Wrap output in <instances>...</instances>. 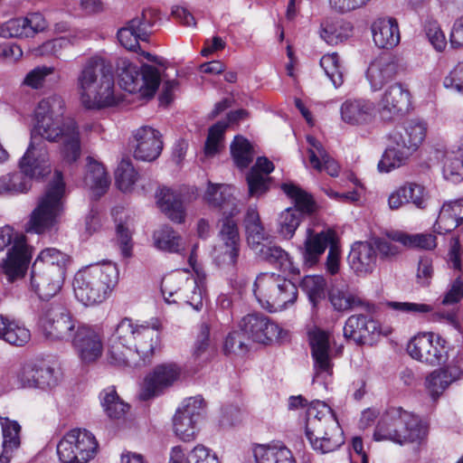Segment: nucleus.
Listing matches in <instances>:
<instances>
[{"instance_id": "1", "label": "nucleus", "mask_w": 463, "mask_h": 463, "mask_svg": "<svg viewBox=\"0 0 463 463\" xmlns=\"http://www.w3.org/2000/svg\"><path fill=\"white\" fill-rule=\"evenodd\" d=\"M62 141L60 153L63 162L72 164L81 154L80 131L73 118H35L31 130L29 146L19 162L26 174L35 175L51 173L49 156L44 141Z\"/></svg>"}, {"instance_id": "2", "label": "nucleus", "mask_w": 463, "mask_h": 463, "mask_svg": "<svg viewBox=\"0 0 463 463\" xmlns=\"http://www.w3.org/2000/svg\"><path fill=\"white\" fill-rule=\"evenodd\" d=\"M159 339V325H139L123 318L110 340L108 361L118 367H139L150 363Z\"/></svg>"}, {"instance_id": "3", "label": "nucleus", "mask_w": 463, "mask_h": 463, "mask_svg": "<svg viewBox=\"0 0 463 463\" xmlns=\"http://www.w3.org/2000/svg\"><path fill=\"white\" fill-rule=\"evenodd\" d=\"M76 88L80 103L88 109L113 107L120 100L115 90L112 62L100 54L88 58L82 64Z\"/></svg>"}, {"instance_id": "4", "label": "nucleus", "mask_w": 463, "mask_h": 463, "mask_svg": "<svg viewBox=\"0 0 463 463\" xmlns=\"http://www.w3.org/2000/svg\"><path fill=\"white\" fill-rule=\"evenodd\" d=\"M305 429L312 449L321 454L333 452L345 443L344 432L325 402L317 401L308 406Z\"/></svg>"}, {"instance_id": "5", "label": "nucleus", "mask_w": 463, "mask_h": 463, "mask_svg": "<svg viewBox=\"0 0 463 463\" xmlns=\"http://www.w3.org/2000/svg\"><path fill=\"white\" fill-rule=\"evenodd\" d=\"M118 279V271L115 264L90 265L75 274L72 283L74 295L85 306L99 304L107 298Z\"/></svg>"}, {"instance_id": "6", "label": "nucleus", "mask_w": 463, "mask_h": 463, "mask_svg": "<svg viewBox=\"0 0 463 463\" xmlns=\"http://www.w3.org/2000/svg\"><path fill=\"white\" fill-rule=\"evenodd\" d=\"M65 184L61 172L56 171L53 180L40 198L26 224L27 232L43 233L52 228L63 212Z\"/></svg>"}, {"instance_id": "7", "label": "nucleus", "mask_w": 463, "mask_h": 463, "mask_svg": "<svg viewBox=\"0 0 463 463\" xmlns=\"http://www.w3.org/2000/svg\"><path fill=\"white\" fill-rule=\"evenodd\" d=\"M253 292L259 303L270 312L285 308L298 298V288L291 280L268 272L257 277Z\"/></svg>"}, {"instance_id": "8", "label": "nucleus", "mask_w": 463, "mask_h": 463, "mask_svg": "<svg viewBox=\"0 0 463 463\" xmlns=\"http://www.w3.org/2000/svg\"><path fill=\"white\" fill-rule=\"evenodd\" d=\"M117 73L122 89L129 93H138L142 98H152L161 82L156 67L148 64L138 67L123 57L117 61Z\"/></svg>"}, {"instance_id": "9", "label": "nucleus", "mask_w": 463, "mask_h": 463, "mask_svg": "<svg viewBox=\"0 0 463 463\" xmlns=\"http://www.w3.org/2000/svg\"><path fill=\"white\" fill-rule=\"evenodd\" d=\"M12 248L1 263V269L9 282L23 278L28 268L31 252L26 244L25 236L15 233L8 225L0 228V251L8 245Z\"/></svg>"}, {"instance_id": "10", "label": "nucleus", "mask_w": 463, "mask_h": 463, "mask_svg": "<svg viewBox=\"0 0 463 463\" xmlns=\"http://www.w3.org/2000/svg\"><path fill=\"white\" fill-rule=\"evenodd\" d=\"M283 192L294 202V206L282 211L277 219V232L284 239H291L302 221L303 214L315 211L312 196L293 184H283Z\"/></svg>"}, {"instance_id": "11", "label": "nucleus", "mask_w": 463, "mask_h": 463, "mask_svg": "<svg viewBox=\"0 0 463 463\" xmlns=\"http://www.w3.org/2000/svg\"><path fill=\"white\" fill-rule=\"evenodd\" d=\"M98 442L85 429L67 432L57 445V454L62 463H87L95 457Z\"/></svg>"}, {"instance_id": "12", "label": "nucleus", "mask_w": 463, "mask_h": 463, "mask_svg": "<svg viewBox=\"0 0 463 463\" xmlns=\"http://www.w3.org/2000/svg\"><path fill=\"white\" fill-rule=\"evenodd\" d=\"M76 320L61 306L45 308L39 319V326L45 338L52 341H68L75 334Z\"/></svg>"}, {"instance_id": "13", "label": "nucleus", "mask_w": 463, "mask_h": 463, "mask_svg": "<svg viewBox=\"0 0 463 463\" xmlns=\"http://www.w3.org/2000/svg\"><path fill=\"white\" fill-rule=\"evenodd\" d=\"M204 411V400L201 396L186 399L173 418L175 435L183 441L195 439L199 430L198 423Z\"/></svg>"}, {"instance_id": "14", "label": "nucleus", "mask_w": 463, "mask_h": 463, "mask_svg": "<svg viewBox=\"0 0 463 463\" xmlns=\"http://www.w3.org/2000/svg\"><path fill=\"white\" fill-rule=\"evenodd\" d=\"M156 11L146 9L118 29L117 37L119 43L127 50L137 52L139 41L147 42L150 37L149 29L156 22Z\"/></svg>"}, {"instance_id": "15", "label": "nucleus", "mask_w": 463, "mask_h": 463, "mask_svg": "<svg viewBox=\"0 0 463 463\" xmlns=\"http://www.w3.org/2000/svg\"><path fill=\"white\" fill-rule=\"evenodd\" d=\"M240 328L247 335L248 339L260 344L283 341L287 332L262 314H249L242 317Z\"/></svg>"}, {"instance_id": "16", "label": "nucleus", "mask_w": 463, "mask_h": 463, "mask_svg": "<svg viewBox=\"0 0 463 463\" xmlns=\"http://www.w3.org/2000/svg\"><path fill=\"white\" fill-rule=\"evenodd\" d=\"M391 420L396 427V430H392L395 443L421 441L427 437L428 426L418 416L402 407H391Z\"/></svg>"}, {"instance_id": "17", "label": "nucleus", "mask_w": 463, "mask_h": 463, "mask_svg": "<svg viewBox=\"0 0 463 463\" xmlns=\"http://www.w3.org/2000/svg\"><path fill=\"white\" fill-rule=\"evenodd\" d=\"M183 376L182 368L176 364H162L156 366L146 378L141 392V398L148 400L158 395L164 390L173 386Z\"/></svg>"}, {"instance_id": "18", "label": "nucleus", "mask_w": 463, "mask_h": 463, "mask_svg": "<svg viewBox=\"0 0 463 463\" xmlns=\"http://www.w3.org/2000/svg\"><path fill=\"white\" fill-rule=\"evenodd\" d=\"M410 108L411 93L401 83L389 86L378 101V112L384 120L402 116Z\"/></svg>"}, {"instance_id": "19", "label": "nucleus", "mask_w": 463, "mask_h": 463, "mask_svg": "<svg viewBox=\"0 0 463 463\" xmlns=\"http://www.w3.org/2000/svg\"><path fill=\"white\" fill-rule=\"evenodd\" d=\"M407 352L415 360L430 365L440 364L444 360L445 347L433 334L414 336L407 345Z\"/></svg>"}, {"instance_id": "20", "label": "nucleus", "mask_w": 463, "mask_h": 463, "mask_svg": "<svg viewBox=\"0 0 463 463\" xmlns=\"http://www.w3.org/2000/svg\"><path fill=\"white\" fill-rule=\"evenodd\" d=\"M336 241V234L331 229L316 232L308 228L304 242L299 247L304 264L309 268L316 266L326 248H330Z\"/></svg>"}, {"instance_id": "21", "label": "nucleus", "mask_w": 463, "mask_h": 463, "mask_svg": "<svg viewBox=\"0 0 463 463\" xmlns=\"http://www.w3.org/2000/svg\"><path fill=\"white\" fill-rule=\"evenodd\" d=\"M71 339L82 362L92 363L101 356L103 343L99 331L84 325L78 326Z\"/></svg>"}, {"instance_id": "22", "label": "nucleus", "mask_w": 463, "mask_h": 463, "mask_svg": "<svg viewBox=\"0 0 463 463\" xmlns=\"http://www.w3.org/2000/svg\"><path fill=\"white\" fill-rule=\"evenodd\" d=\"M66 273L32 266L30 288L41 299L57 295L64 283Z\"/></svg>"}, {"instance_id": "23", "label": "nucleus", "mask_w": 463, "mask_h": 463, "mask_svg": "<svg viewBox=\"0 0 463 463\" xmlns=\"http://www.w3.org/2000/svg\"><path fill=\"white\" fill-rule=\"evenodd\" d=\"M134 156L137 160L151 162L156 159L163 149L161 135L156 129L144 126L136 130Z\"/></svg>"}, {"instance_id": "24", "label": "nucleus", "mask_w": 463, "mask_h": 463, "mask_svg": "<svg viewBox=\"0 0 463 463\" xmlns=\"http://www.w3.org/2000/svg\"><path fill=\"white\" fill-rule=\"evenodd\" d=\"M400 69L399 60L392 54L376 57L369 65L366 77L373 90L382 89L392 80Z\"/></svg>"}, {"instance_id": "25", "label": "nucleus", "mask_w": 463, "mask_h": 463, "mask_svg": "<svg viewBox=\"0 0 463 463\" xmlns=\"http://www.w3.org/2000/svg\"><path fill=\"white\" fill-rule=\"evenodd\" d=\"M347 260L351 269L357 276L364 277L376 268V250L371 242L356 241L352 245Z\"/></svg>"}, {"instance_id": "26", "label": "nucleus", "mask_w": 463, "mask_h": 463, "mask_svg": "<svg viewBox=\"0 0 463 463\" xmlns=\"http://www.w3.org/2000/svg\"><path fill=\"white\" fill-rule=\"evenodd\" d=\"M427 201L428 194L422 185L416 183H405L390 194L388 206L393 211L399 210L408 203H412L419 209H425Z\"/></svg>"}, {"instance_id": "27", "label": "nucleus", "mask_w": 463, "mask_h": 463, "mask_svg": "<svg viewBox=\"0 0 463 463\" xmlns=\"http://www.w3.org/2000/svg\"><path fill=\"white\" fill-rule=\"evenodd\" d=\"M375 106L364 99H348L340 107L341 119L351 126H364L373 121Z\"/></svg>"}, {"instance_id": "28", "label": "nucleus", "mask_w": 463, "mask_h": 463, "mask_svg": "<svg viewBox=\"0 0 463 463\" xmlns=\"http://www.w3.org/2000/svg\"><path fill=\"white\" fill-rule=\"evenodd\" d=\"M53 373V369L50 366L26 363L19 369L17 380L23 388L45 389L56 384Z\"/></svg>"}, {"instance_id": "29", "label": "nucleus", "mask_w": 463, "mask_h": 463, "mask_svg": "<svg viewBox=\"0 0 463 463\" xmlns=\"http://www.w3.org/2000/svg\"><path fill=\"white\" fill-rule=\"evenodd\" d=\"M427 128L424 123L410 120L396 128L389 137L391 142L414 153L426 137Z\"/></svg>"}, {"instance_id": "30", "label": "nucleus", "mask_w": 463, "mask_h": 463, "mask_svg": "<svg viewBox=\"0 0 463 463\" xmlns=\"http://www.w3.org/2000/svg\"><path fill=\"white\" fill-rule=\"evenodd\" d=\"M374 44L381 49H392L401 41L397 20L392 17L376 19L371 26Z\"/></svg>"}, {"instance_id": "31", "label": "nucleus", "mask_w": 463, "mask_h": 463, "mask_svg": "<svg viewBox=\"0 0 463 463\" xmlns=\"http://www.w3.org/2000/svg\"><path fill=\"white\" fill-rule=\"evenodd\" d=\"M311 354L317 373H330L332 369L329 355V335L326 332L316 329L308 334Z\"/></svg>"}, {"instance_id": "32", "label": "nucleus", "mask_w": 463, "mask_h": 463, "mask_svg": "<svg viewBox=\"0 0 463 463\" xmlns=\"http://www.w3.org/2000/svg\"><path fill=\"white\" fill-rule=\"evenodd\" d=\"M233 190L228 184L209 182L203 200L210 207L219 209L225 215V212H232L233 208L240 209L239 202L233 196Z\"/></svg>"}, {"instance_id": "33", "label": "nucleus", "mask_w": 463, "mask_h": 463, "mask_svg": "<svg viewBox=\"0 0 463 463\" xmlns=\"http://www.w3.org/2000/svg\"><path fill=\"white\" fill-rule=\"evenodd\" d=\"M195 288L194 278L184 272H175L165 277L161 282V291L168 303L180 302L181 298H187L184 289Z\"/></svg>"}, {"instance_id": "34", "label": "nucleus", "mask_w": 463, "mask_h": 463, "mask_svg": "<svg viewBox=\"0 0 463 463\" xmlns=\"http://www.w3.org/2000/svg\"><path fill=\"white\" fill-rule=\"evenodd\" d=\"M309 163L318 172L325 170L331 176H337L339 165L326 152L322 143L312 136L307 137Z\"/></svg>"}, {"instance_id": "35", "label": "nucleus", "mask_w": 463, "mask_h": 463, "mask_svg": "<svg viewBox=\"0 0 463 463\" xmlns=\"http://www.w3.org/2000/svg\"><path fill=\"white\" fill-rule=\"evenodd\" d=\"M156 203L168 219L176 223L185 220V209L180 194L166 187L160 188L156 193Z\"/></svg>"}, {"instance_id": "36", "label": "nucleus", "mask_w": 463, "mask_h": 463, "mask_svg": "<svg viewBox=\"0 0 463 463\" xmlns=\"http://www.w3.org/2000/svg\"><path fill=\"white\" fill-rule=\"evenodd\" d=\"M3 442L0 463H10L14 452L21 445V426L16 420L7 417H0Z\"/></svg>"}, {"instance_id": "37", "label": "nucleus", "mask_w": 463, "mask_h": 463, "mask_svg": "<svg viewBox=\"0 0 463 463\" xmlns=\"http://www.w3.org/2000/svg\"><path fill=\"white\" fill-rule=\"evenodd\" d=\"M376 329V323L367 316H351L345 324L344 336L357 345H363Z\"/></svg>"}, {"instance_id": "38", "label": "nucleus", "mask_w": 463, "mask_h": 463, "mask_svg": "<svg viewBox=\"0 0 463 463\" xmlns=\"http://www.w3.org/2000/svg\"><path fill=\"white\" fill-rule=\"evenodd\" d=\"M460 373L461 371L458 367L451 365H449L445 369L434 370L426 377V390L430 397L436 400L451 383L459 378Z\"/></svg>"}, {"instance_id": "39", "label": "nucleus", "mask_w": 463, "mask_h": 463, "mask_svg": "<svg viewBox=\"0 0 463 463\" xmlns=\"http://www.w3.org/2000/svg\"><path fill=\"white\" fill-rule=\"evenodd\" d=\"M248 116V112L245 109H239L232 111L228 115V121H218L212 126L208 132V137L205 141L204 153L206 156H213L219 152L222 142L223 139L224 132L229 123L237 122L241 119L245 118Z\"/></svg>"}, {"instance_id": "40", "label": "nucleus", "mask_w": 463, "mask_h": 463, "mask_svg": "<svg viewBox=\"0 0 463 463\" xmlns=\"http://www.w3.org/2000/svg\"><path fill=\"white\" fill-rule=\"evenodd\" d=\"M253 454L256 463H296L291 450L282 442L258 445Z\"/></svg>"}, {"instance_id": "41", "label": "nucleus", "mask_w": 463, "mask_h": 463, "mask_svg": "<svg viewBox=\"0 0 463 463\" xmlns=\"http://www.w3.org/2000/svg\"><path fill=\"white\" fill-rule=\"evenodd\" d=\"M85 185L91 190L95 197H100L109 189L110 181L104 166L91 157H88Z\"/></svg>"}, {"instance_id": "42", "label": "nucleus", "mask_w": 463, "mask_h": 463, "mask_svg": "<svg viewBox=\"0 0 463 463\" xmlns=\"http://www.w3.org/2000/svg\"><path fill=\"white\" fill-rule=\"evenodd\" d=\"M31 339V332L24 325L0 316V340L5 343L23 346Z\"/></svg>"}, {"instance_id": "43", "label": "nucleus", "mask_w": 463, "mask_h": 463, "mask_svg": "<svg viewBox=\"0 0 463 463\" xmlns=\"http://www.w3.org/2000/svg\"><path fill=\"white\" fill-rule=\"evenodd\" d=\"M353 26L350 23L326 18L320 25V37L328 44L335 45L352 35Z\"/></svg>"}, {"instance_id": "44", "label": "nucleus", "mask_w": 463, "mask_h": 463, "mask_svg": "<svg viewBox=\"0 0 463 463\" xmlns=\"http://www.w3.org/2000/svg\"><path fill=\"white\" fill-rule=\"evenodd\" d=\"M153 243L157 250L170 253H178L184 250L182 236L167 225L162 226L154 232Z\"/></svg>"}, {"instance_id": "45", "label": "nucleus", "mask_w": 463, "mask_h": 463, "mask_svg": "<svg viewBox=\"0 0 463 463\" xmlns=\"http://www.w3.org/2000/svg\"><path fill=\"white\" fill-rule=\"evenodd\" d=\"M412 154L410 150L390 141L388 147L378 163L379 172L389 173L406 165Z\"/></svg>"}, {"instance_id": "46", "label": "nucleus", "mask_w": 463, "mask_h": 463, "mask_svg": "<svg viewBox=\"0 0 463 463\" xmlns=\"http://www.w3.org/2000/svg\"><path fill=\"white\" fill-rule=\"evenodd\" d=\"M71 262L68 254L56 248H46L37 256L33 266L43 268L48 270H59L66 273L67 267Z\"/></svg>"}, {"instance_id": "47", "label": "nucleus", "mask_w": 463, "mask_h": 463, "mask_svg": "<svg viewBox=\"0 0 463 463\" xmlns=\"http://www.w3.org/2000/svg\"><path fill=\"white\" fill-rule=\"evenodd\" d=\"M328 298L334 309L339 312L348 311L362 304V300L349 290L347 285L344 284L332 285Z\"/></svg>"}, {"instance_id": "48", "label": "nucleus", "mask_w": 463, "mask_h": 463, "mask_svg": "<svg viewBox=\"0 0 463 463\" xmlns=\"http://www.w3.org/2000/svg\"><path fill=\"white\" fill-rule=\"evenodd\" d=\"M392 241L401 243L406 248L432 250L436 247V236L430 233L409 234L403 232H394L389 235Z\"/></svg>"}, {"instance_id": "49", "label": "nucleus", "mask_w": 463, "mask_h": 463, "mask_svg": "<svg viewBox=\"0 0 463 463\" xmlns=\"http://www.w3.org/2000/svg\"><path fill=\"white\" fill-rule=\"evenodd\" d=\"M463 222V199L450 201L443 203L438 222L444 225L445 231L449 232L458 227Z\"/></svg>"}, {"instance_id": "50", "label": "nucleus", "mask_w": 463, "mask_h": 463, "mask_svg": "<svg viewBox=\"0 0 463 463\" xmlns=\"http://www.w3.org/2000/svg\"><path fill=\"white\" fill-rule=\"evenodd\" d=\"M101 404L107 415L111 419H121L129 409V405L125 403L118 395L113 388L105 390L102 393Z\"/></svg>"}, {"instance_id": "51", "label": "nucleus", "mask_w": 463, "mask_h": 463, "mask_svg": "<svg viewBox=\"0 0 463 463\" xmlns=\"http://www.w3.org/2000/svg\"><path fill=\"white\" fill-rule=\"evenodd\" d=\"M35 118H65L64 101L59 95L43 99L35 109Z\"/></svg>"}, {"instance_id": "52", "label": "nucleus", "mask_w": 463, "mask_h": 463, "mask_svg": "<svg viewBox=\"0 0 463 463\" xmlns=\"http://www.w3.org/2000/svg\"><path fill=\"white\" fill-rule=\"evenodd\" d=\"M241 250L214 248L213 260L216 267L226 274L236 271Z\"/></svg>"}, {"instance_id": "53", "label": "nucleus", "mask_w": 463, "mask_h": 463, "mask_svg": "<svg viewBox=\"0 0 463 463\" xmlns=\"http://www.w3.org/2000/svg\"><path fill=\"white\" fill-rule=\"evenodd\" d=\"M231 151L237 166L247 167L253 160V150L250 142L241 136H236L231 145Z\"/></svg>"}, {"instance_id": "54", "label": "nucleus", "mask_w": 463, "mask_h": 463, "mask_svg": "<svg viewBox=\"0 0 463 463\" xmlns=\"http://www.w3.org/2000/svg\"><path fill=\"white\" fill-rule=\"evenodd\" d=\"M20 170L21 172L5 175L8 194L26 193L32 186V179L40 178L49 174L43 173L40 175H32L24 172L21 167Z\"/></svg>"}, {"instance_id": "55", "label": "nucleus", "mask_w": 463, "mask_h": 463, "mask_svg": "<svg viewBox=\"0 0 463 463\" xmlns=\"http://www.w3.org/2000/svg\"><path fill=\"white\" fill-rule=\"evenodd\" d=\"M301 287L314 307L325 298L326 281L323 276H307L303 279Z\"/></svg>"}, {"instance_id": "56", "label": "nucleus", "mask_w": 463, "mask_h": 463, "mask_svg": "<svg viewBox=\"0 0 463 463\" xmlns=\"http://www.w3.org/2000/svg\"><path fill=\"white\" fill-rule=\"evenodd\" d=\"M320 66L335 88L343 84L344 76L337 53L333 52L323 55L320 59Z\"/></svg>"}, {"instance_id": "57", "label": "nucleus", "mask_w": 463, "mask_h": 463, "mask_svg": "<svg viewBox=\"0 0 463 463\" xmlns=\"http://www.w3.org/2000/svg\"><path fill=\"white\" fill-rule=\"evenodd\" d=\"M116 184L123 192H128L137 180V173L132 164L122 160L115 172Z\"/></svg>"}, {"instance_id": "58", "label": "nucleus", "mask_w": 463, "mask_h": 463, "mask_svg": "<svg viewBox=\"0 0 463 463\" xmlns=\"http://www.w3.org/2000/svg\"><path fill=\"white\" fill-rule=\"evenodd\" d=\"M53 67L37 66L25 75L22 85L33 90L42 89L45 85L47 77L53 74Z\"/></svg>"}, {"instance_id": "59", "label": "nucleus", "mask_w": 463, "mask_h": 463, "mask_svg": "<svg viewBox=\"0 0 463 463\" xmlns=\"http://www.w3.org/2000/svg\"><path fill=\"white\" fill-rule=\"evenodd\" d=\"M27 25L28 22L25 17L9 20L0 26V36L4 38L30 37L32 31L28 29Z\"/></svg>"}, {"instance_id": "60", "label": "nucleus", "mask_w": 463, "mask_h": 463, "mask_svg": "<svg viewBox=\"0 0 463 463\" xmlns=\"http://www.w3.org/2000/svg\"><path fill=\"white\" fill-rule=\"evenodd\" d=\"M241 209L232 210V212H225V215L220 220L219 238L234 239L241 241L239 227L234 217L238 215Z\"/></svg>"}, {"instance_id": "61", "label": "nucleus", "mask_w": 463, "mask_h": 463, "mask_svg": "<svg viewBox=\"0 0 463 463\" xmlns=\"http://www.w3.org/2000/svg\"><path fill=\"white\" fill-rule=\"evenodd\" d=\"M260 258L270 263L284 265L288 261V254L279 246L269 241L254 251Z\"/></svg>"}, {"instance_id": "62", "label": "nucleus", "mask_w": 463, "mask_h": 463, "mask_svg": "<svg viewBox=\"0 0 463 463\" xmlns=\"http://www.w3.org/2000/svg\"><path fill=\"white\" fill-rule=\"evenodd\" d=\"M392 416V410L388 408L382 415L374 430L373 438L375 440H390L394 442L393 431L392 430H396V427L394 420H391Z\"/></svg>"}, {"instance_id": "63", "label": "nucleus", "mask_w": 463, "mask_h": 463, "mask_svg": "<svg viewBox=\"0 0 463 463\" xmlns=\"http://www.w3.org/2000/svg\"><path fill=\"white\" fill-rule=\"evenodd\" d=\"M247 335L241 330L230 333L224 342V351L226 353H234L242 354L248 351Z\"/></svg>"}, {"instance_id": "64", "label": "nucleus", "mask_w": 463, "mask_h": 463, "mask_svg": "<svg viewBox=\"0 0 463 463\" xmlns=\"http://www.w3.org/2000/svg\"><path fill=\"white\" fill-rule=\"evenodd\" d=\"M443 175L445 179L452 183H458L462 181L463 159L451 155L448 156L443 167Z\"/></svg>"}]
</instances>
